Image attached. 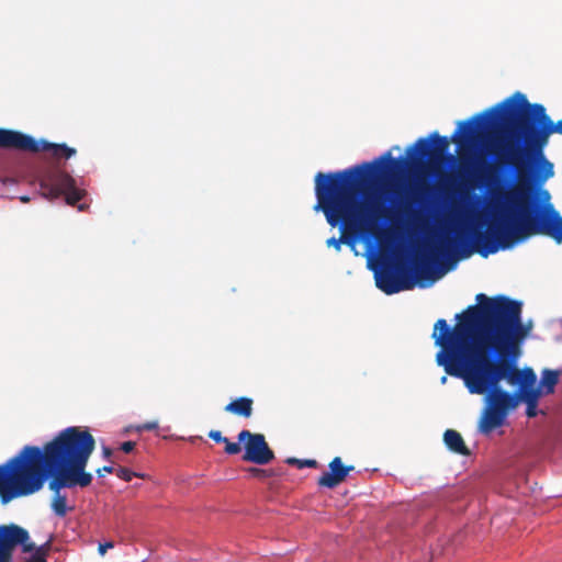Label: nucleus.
<instances>
[{"mask_svg": "<svg viewBox=\"0 0 562 562\" xmlns=\"http://www.w3.org/2000/svg\"><path fill=\"white\" fill-rule=\"evenodd\" d=\"M552 134L562 135V120L553 123L544 105L530 103L521 92L490 108L468 121L459 122L451 136L463 151L460 166L481 184L495 183V172L514 170L517 186L499 192L507 207L486 231L465 235L457 231L445 235L431 250L430 257L414 263V276L420 288L431 285L448 269L437 267L438 259L468 258L474 251L486 258L499 249L535 235L551 237L562 243V216L552 205L537 215L531 198L536 189L554 176V165L544 149Z\"/></svg>", "mask_w": 562, "mask_h": 562, "instance_id": "obj_1", "label": "nucleus"}, {"mask_svg": "<svg viewBox=\"0 0 562 562\" xmlns=\"http://www.w3.org/2000/svg\"><path fill=\"white\" fill-rule=\"evenodd\" d=\"M95 449V440L86 427L70 426L44 446H24L15 456L0 464V503L34 495L48 482L53 493L50 508L63 518L67 506L64 488H86L93 476L86 471Z\"/></svg>", "mask_w": 562, "mask_h": 562, "instance_id": "obj_2", "label": "nucleus"}, {"mask_svg": "<svg viewBox=\"0 0 562 562\" xmlns=\"http://www.w3.org/2000/svg\"><path fill=\"white\" fill-rule=\"evenodd\" d=\"M475 305L456 315L451 328L446 319L435 323L432 338L441 350L488 351L521 355L524 340L531 331V323L521 319L522 303L505 295H476Z\"/></svg>", "mask_w": 562, "mask_h": 562, "instance_id": "obj_3", "label": "nucleus"}, {"mask_svg": "<svg viewBox=\"0 0 562 562\" xmlns=\"http://www.w3.org/2000/svg\"><path fill=\"white\" fill-rule=\"evenodd\" d=\"M404 160L387 151L373 162H362L340 171L318 172L315 176V211L324 213L331 227L340 226L341 236L330 237L326 244L337 251L341 244L373 232L375 212L367 200L374 173L383 162L389 170L397 169Z\"/></svg>", "mask_w": 562, "mask_h": 562, "instance_id": "obj_4", "label": "nucleus"}, {"mask_svg": "<svg viewBox=\"0 0 562 562\" xmlns=\"http://www.w3.org/2000/svg\"><path fill=\"white\" fill-rule=\"evenodd\" d=\"M520 355L488 351L440 350L436 360L447 374L462 379L471 394H485L505 380L519 390L532 387L537 375L531 368L519 369Z\"/></svg>", "mask_w": 562, "mask_h": 562, "instance_id": "obj_5", "label": "nucleus"}, {"mask_svg": "<svg viewBox=\"0 0 562 562\" xmlns=\"http://www.w3.org/2000/svg\"><path fill=\"white\" fill-rule=\"evenodd\" d=\"M485 394H488L487 402L479 419L477 430L487 436L504 425L508 413L518 406V396L501 387H491Z\"/></svg>", "mask_w": 562, "mask_h": 562, "instance_id": "obj_6", "label": "nucleus"}, {"mask_svg": "<svg viewBox=\"0 0 562 562\" xmlns=\"http://www.w3.org/2000/svg\"><path fill=\"white\" fill-rule=\"evenodd\" d=\"M0 148L18 149L29 153L49 151L56 158H70L76 149L66 144H54L46 140H36L30 135L19 131L0 128Z\"/></svg>", "mask_w": 562, "mask_h": 562, "instance_id": "obj_7", "label": "nucleus"}, {"mask_svg": "<svg viewBox=\"0 0 562 562\" xmlns=\"http://www.w3.org/2000/svg\"><path fill=\"white\" fill-rule=\"evenodd\" d=\"M42 194L50 200L65 195L66 203L75 206L85 196V190L76 187L75 179L63 170L48 172L41 180Z\"/></svg>", "mask_w": 562, "mask_h": 562, "instance_id": "obj_8", "label": "nucleus"}, {"mask_svg": "<svg viewBox=\"0 0 562 562\" xmlns=\"http://www.w3.org/2000/svg\"><path fill=\"white\" fill-rule=\"evenodd\" d=\"M449 139L437 132L429 138H418L416 143L406 149V154L413 166H419L424 158L429 161L440 160L449 148Z\"/></svg>", "mask_w": 562, "mask_h": 562, "instance_id": "obj_9", "label": "nucleus"}, {"mask_svg": "<svg viewBox=\"0 0 562 562\" xmlns=\"http://www.w3.org/2000/svg\"><path fill=\"white\" fill-rule=\"evenodd\" d=\"M19 544L25 553L34 550L26 529L14 524L0 525V562H12L13 550Z\"/></svg>", "mask_w": 562, "mask_h": 562, "instance_id": "obj_10", "label": "nucleus"}, {"mask_svg": "<svg viewBox=\"0 0 562 562\" xmlns=\"http://www.w3.org/2000/svg\"><path fill=\"white\" fill-rule=\"evenodd\" d=\"M19 544L25 553L34 550L26 529L14 524L0 525V562H12L13 550Z\"/></svg>", "mask_w": 562, "mask_h": 562, "instance_id": "obj_11", "label": "nucleus"}, {"mask_svg": "<svg viewBox=\"0 0 562 562\" xmlns=\"http://www.w3.org/2000/svg\"><path fill=\"white\" fill-rule=\"evenodd\" d=\"M238 441L244 442V461L263 465L274 459V452L268 446L262 434H254L244 429L238 434Z\"/></svg>", "mask_w": 562, "mask_h": 562, "instance_id": "obj_12", "label": "nucleus"}, {"mask_svg": "<svg viewBox=\"0 0 562 562\" xmlns=\"http://www.w3.org/2000/svg\"><path fill=\"white\" fill-rule=\"evenodd\" d=\"M376 286L385 294L391 295L405 290H412L415 281L407 274L400 276L391 268H384L375 273Z\"/></svg>", "mask_w": 562, "mask_h": 562, "instance_id": "obj_13", "label": "nucleus"}, {"mask_svg": "<svg viewBox=\"0 0 562 562\" xmlns=\"http://www.w3.org/2000/svg\"><path fill=\"white\" fill-rule=\"evenodd\" d=\"M329 471L318 477L317 484L327 488H334L344 482L349 472L355 470L353 465H344L340 457H335L329 462Z\"/></svg>", "mask_w": 562, "mask_h": 562, "instance_id": "obj_14", "label": "nucleus"}, {"mask_svg": "<svg viewBox=\"0 0 562 562\" xmlns=\"http://www.w3.org/2000/svg\"><path fill=\"white\" fill-rule=\"evenodd\" d=\"M224 411L238 417L250 418L254 413V400L247 396L234 398L224 407Z\"/></svg>", "mask_w": 562, "mask_h": 562, "instance_id": "obj_15", "label": "nucleus"}, {"mask_svg": "<svg viewBox=\"0 0 562 562\" xmlns=\"http://www.w3.org/2000/svg\"><path fill=\"white\" fill-rule=\"evenodd\" d=\"M443 442L447 448L457 454L468 457L471 454L470 449L465 445L462 436L454 429H447L443 434Z\"/></svg>", "mask_w": 562, "mask_h": 562, "instance_id": "obj_16", "label": "nucleus"}, {"mask_svg": "<svg viewBox=\"0 0 562 562\" xmlns=\"http://www.w3.org/2000/svg\"><path fill=\"white\" fill-rule=\"evenodd\" d=\"M561 370L544 369L541 373L540 386L543 394H552L555 385L559 383Z\"/></svg>", "mask_w": 562, "mask_h": 562, "instance_id": "obj_17", "label": "nucleus"}, {"mask_svg": "<svg viewBox=\"0 0 562 562\" xmlns=\"http://www.w3.org/2000/svg\"><path fill=\"white\" fill-rule=\"evenodd\" d=\"M53 537L40 547L34 544V550L31 551V557L25 562H47V555L52 550Z\"/></svg>", "mask_w": 562, "mask_h": 562, "instance_id": "obj_18", "label": "nucleus"}, {"mask_svg": "<svg viewBox=\"0 0 562 562\" xmlns=\"http://www.w3.org/2000/svg\"><path fill=\"white\" fill-rule=\"evenodd\" d=\"M541 390L537 389L536 386L518 390V392L514 393L513 395L518 396L519 400H524L526 404H538L539 397L541 395Z\"/></svg>", "mask_w": 562, "mask_h": 562, "instance_id": "obj_19", "label": "nucleus"}, {"mask_svg": "<svg viewBox=\"0 0 562 562\" xmlns=\"http://www.w3.org/2000/svg\"><path fill=\"white\" fill-rule=\"evenodd\" d=\"M288 464L296 465L299 469L303 468H317L318 462L314 459H296L289 458L286 459Z\"/></svg>", "mask_w": 562, "mask_h": 562, "instance_id": "obj_20", "label": "nucleus"}, {"mask_svg": "<svg viewBox=\"0 0 562 562\" xmlns=\"http://www.w3.org/2000/svg\"><path fill=\"white\" fill-rule=\"evenodd\" d=\"M115 474H116L117 477H120L121 480H123L125 482H130L135 476L143 477V475H140V474H138L136 472H133L130 469L124 468V467L117 468L115 470Z\"/></svg>", "mask_w": 562, "mask_h": 562, "instance_id": "obj_21", "label": "nucleus"}, {"mask_svg": "<svg viewBox=\"0 0 562 562\" xmlns=\"http://www.w3.org/2000/svg\"><path fill=\"white\" fill-rule=\"evenodd\" d=\"M247 472L252 476L257 479H266L272 475V472L269 470L260 469V468H248Z\"/></svg>", "mask_w": 562, "mask_h": 562, "instance_id": "obj_22", "label": "nucleus"}, {"mask_svg": "<svg viewBox=\"0 0 562 562\" xmlns=\"http://www.w3.org/2000/svg\"><path fill=\"white\" fill-rule=\"evenodd\" d=\"M241 451L240 442H232L229 439L225 443V452L229 456L237 454Z\"/></svg>", "mask_w": 562, "mask_h": 562, "instance_id": "obj_23", "label": "nucleus"}, {"mask_svg": "<svg viewBox=\"0 0 562 562\" xmlns=\"http://www.w3.org/2000/svg\"><path fill=\"white\" fill-rule=\"evenodd\" d=\"M209 438H211L217 443H226V441L228 440V438L224 437L220 430H210Z\"/></svg>", "mask_w": 562, "mask_h": 562, "instance_id": "obj_24", "label": "nucleus"}, {"mask_svg": "<svg viewBox=\"0 0 562 562\" xmlns=\"http://www.w3.org/2000/svg\"><path fill=\"white\" fill-rule=\"evenodd\" d=\"M400 211L403 212L411 220H414V221L418 220L417 213L411 211L408 203L403 204Z\"/></svg>", "mask_w": 562, "mask_h": 562, "instance_id": "obj_25", "label": "nucleus"}, {"mask_svg": "<svg viewBox=\"0 0 562 562\" xmlns=\"http://www.w3.org/2000/svg\"><path fill=\"white\" fill-rule=\"evenodd\" d=\"M158 428V423L157 422H148V423H145L143 425H139L137 427V430L138 431H143V430H154Z\"/></svg>", "mask_w": 562, "mask_h": 562, "instance_id": "obj_26", "label": "nucleus"}, {"mask_svg": "<svg viewBox=\"0 0 562 562\" xmlns=\"http://www.w3.org/2000/svg\"><path fill=\"white\" fill-rule=\"evenodd\" d=\"M135 446L134 441H125L120 446V449L125 453H130L135 449Z\"/></svg>", "mask_w": 562, "mask_h": 562, "instance_id": "obj_27", "label": "nucleus"}, {"mask_svg": "<svg viewBox=\"0 0 562 562\" xmlns=\"http://www.w3.org/2000/svg\"><path fill=\"white\" fill-rule=\"evenodd\" d=\"M115 469L112 465H104L102 468L97 469L95 473L98 476H103L104 473H113Z\"/></svg>", "mask_w": 562, "mask_h": 562, "instance_id": "obj_28", "label": "nucleus"}, {"mask_svg": "<svg viewBox=\"0 0 562 562\" xmlns=\"http://www.w3.org/2000/svg\"><path fill=\"white\" fill-rule=\"evenodd\" d=\"M114 547V543L112 541H108L104 543H100L98 548V552L101 555H104L108 549H112Z\"/></svg>", "mask_w": 562, "mask_h": 562, "instance_id": "obj_29", "label": "nucleus"}, {"mask_svg": "<svg viewBox=\"0 0 562 562\" xmlns=\"http://www.w3.org/2000/svg\"><path fill=\"white\" fill-rule=\"evenodd\" d=\"M537 406L538 404H527L526 414L528 417H535L537 415Z\"/></svg>", "mask_w": 562, "mask_h": 562, "instance_id": "obj_30", "label": "nucleus"}, {"mask_svg": "<svg viewBox=\"0 0 562 562\" xmlns=\"http://www.w3.org/2000/svg\"><path fill=\"white\" fill-rule=\"evenodd\" d=\"M102 452L105 459H110V457L112 456V449L109 447H103Z\"/></svg>", "mask_w": 562, "mask_h": 562, "instance_id": "obj_31", "label": "nucleus"}, {"mask_svg": "<svg viewBox=\"0 0 562 562\" xmlns=\"http://www.w3.org/2000/svg\"><path fill=\"white\" fill-rule=\"evenodd\" d=\"M541 194L544 196V199H549L550 198V194L548 191H542Z\"/></svg>", "mask_w": 562, "mask_h": 562, "instance_id": "obj_32", "label": "nucleus"}, {"mask_svg": "<svg viewBox=\"0 0 562 562\" xmlns=\"http://www.w3.org/2000/svg\"><path fill=\"white\" fill-rule=\"evenodd\" d=\"M21 201H22V202H29V201H30V199H29L27 196H22V198H21Z\"/></svg>", "mask_w": 562, "mask_h": 562, "instance_id": "obj_33", "label": "nucleus"}, {"mask_svg": "<svg viewBox=\"0 0 562 562\" xmlns=\"http://www.w3.org/2000/svg\"><path fill=\"white\" fill-rule=\"evenodd\" d=\"M85 206H86L85 204H80V205L78 206L79 211H83V210H85Z\"/></svg>", "mask_w": 562, "mask_h": 562, "instance_id": "obj_34", "label": "nucleus"}, {"mask_svg": "<svg viewBox=\"0 0 562 562\" xmlns=\"http://www.w3.org/2000/svg\"><path fill=\"white\" fill-rule=\"evenodd\" d=\"M440 382L445 384L447 382V376H442Z\"/></svg>", "mask_w": 562, "mask_h": 562, "instance_id": "obj_35", "label": "nucleus"}, {"mask_svg": "<svg viewBox=\"0 0 562 562\" xmlns=\"http://www.w3.org/2000/svg\"><path fill=\"white\" fill-rule=\"evenodd\" d=\"M447 158H448L449 160H452V159H453V156L449 155Z\"/></svg>", "mask_w": 562, "mask_h": 562, "instance_id": "obj_36", "label": "nucleus"}]
</instances>
